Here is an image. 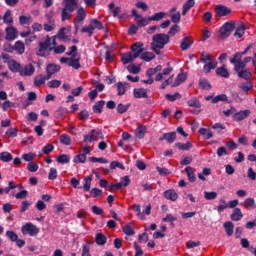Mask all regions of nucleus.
Here are the masks:
<instances>
[{
  "mask_svg": "<svg viewBox=\"0 0 256 256\" xmlns=\"http://www.w3.org/2000/svg\"><path fill=\"white\" fill-rule=\"evenodd\" d=\"M177 139V132H168L164 133L162 137L159 138V141H167V143L172 144L175 143Z\"/></svg>",
  "mask_w": 256,
  "mask_h": 256,
  "instance_id": "ddd939ff",
  "label": "nucleus"
},
{
  "mask_svg": "<svg viewBox=\"0 0 256 256\" xmlns=\"http://www.w3.org/2000/svg\"><path fill=\"white\" fill-rule=\"evenodd\" d=\"M177 33H179V25L175 24L170 28L167 35H169V38L171 39V37H175Z\"/></svg>",
  "mask_w": 256,
  "mask_h": 256,
  "instance_id": "13d9d810",
  "label": "nucleus"
},
{
  "mask_svg": "<svg viewBox=\"0 0 256 256\" xmlns=\"http://www.w3.org/2000/svg\"><path fill=\"white\" fill-rule=\"evenodd\" d=\"M242 57L243 56L239 52H237L232 58H230V63L234 65V69H240L241 67H245V63L241 61Z\"/></svg>",
  "mask_w": 256,
  "mask_h": 256,
  "instance_id": "6e6552de",
  "label": "nucleus"
},
{
  "mask_svg": "<svg viewBox=\"0 0 256 256\" xmlns=\"http://www.w3.org/2000/svg\"><path fill=\"white\" fill-rule=\"evenodd\" d=\"M88 159L91 163H102V164L109 163V160L105 159L104 157L98 158V157L92 156V157H89Z\"/></svg>",
  "mask_w": 256,
  "mask_h": 256,
  "instance_id": "8fccbe9b",
  "label": "nucleus"
},
{
  "mask_svg": "<svg viewBox=\"0 0 256 256\" xmlns=\"http://www.w3.org/2000/svg\"><path fill=\"white\" fill-rule=\"evenodd\" d=\"M56 161H57V163H61V165H67V163H69V161H71V156H69L67 154H60L56 158Z\"/></svg>",
  "mask_w": 256,
  "mask_h": 256,
  "instance_id": "72a5a7b5",
  "label": "nucleus"
},
{
  "mask_svg": "<svg viewBox=\"0 0 256 256\" xmlns=\"http://www.w3.org/2000/svg\"><path fill=\"white\" fill-rule=\"evenodd\" d=\"M0 161H2L3 163H9L13 161V155L9 152H1Z\"/></svg>",
  "mask_w": 256,
  "mask_h": 256,
  "instance_id": "e433bc0d",
  "label": "nucleus"
},
{
  "mask_svg": "<svg viewBox=\"0 0 256 256\" xmlns=\"http://www.w3.org/2000/svg\"><path fill=\"white\" fill-rule=\"evenodd\" d=\"M91 181H93V178H91L90 176H86L84 178V185H83V189L86 192L91 191Z\"/></svg>",
  "mask_w": 256,
  "mask_h": 256,
  "instance_id": "49530a36",
  "label": "nucleus"
},
{
  "mask_svg": "<svg viewBox=\"0 0 256 256\" xmlns=\"http://www.w3.org/2000/svg\"><path fill=\"white\" fill-rule=\"evenodd\" d=\"M146 132H147V126L141 125L135 130V137H137V139H145Z\"/></svg>",
  "mask_w": 256,
  "mask_h": 256,
  "instance_id": "b1692460",
  "label": "nucleus"
},
{
  "mask_svg": "<svg viewBox=\"0 0 256 256\" xmlns=\"http://www.w3.org/2000/svg\"><path fill=\"white\" fill-rule=\"evenodd\" d=\"M185 172L187 173V177L191 183H195L197 181V176H195V172H193V168H191V166H187L185 168Z\"/></svg>",
  "mask_w": 256,
  "mask_h": 256,
  "instance_id": "c756f323",
  "label": "nucleus"
},
{
  "mask_svg": "<svg viewBox=\"0 0 256 256\" xmlns=\"http://www.w3.org/2000/svg\"><path fill=\"white\" fill-rule=\"evenodd\" d=\"M135 59H137V58H134L133 54L131 52H127L121 56V62L123 63V65L133 63V61H135Z\"/></svg>",
  "mask_w": 256,
  "mask_h": 256,
  "instance_id": "5701e85b",
  "label": "nucleus"
},
{
  "mask_svg": "<svg viewBox=\"0 0 256 256\" xmlns=\"http://www.w3.org/2000/svg\"><path fill=\"white\" fill-rule=\"evenodd\" d=\"M216 75H218V77H223L224 79H229L230 74L229 70H227L225 66H221L216 69Z\"/></svg>",
  "mask_w": 256,
  "mask_h": 256,
  "instance_id": "cd10ccee",
  "label": "nucleus"
},
{
  "mask_svg": "<svg viewBox=\"0 0 256 256\" xmlns=\"http://www.w3.org/2000/svg\"><path fill=\"white\" fill-rule=\"evenodd\" d=\"M50 51H53V47H51V37L47 35L43 40L39 42L36 55L38 57H48Z\"/></svg>",
  "mask_w": 256,
  "mask_h": 256,
  "instance_id": "7ed1b4c3",
  "label": "nucleus"
},
{
  "mask_svg": "<svg viewBox=\"0 0 256 256\" xmlns=\"http://www.w3.org/2000/svg\"><path fill=\"white\" fill-rule=\"evenodd\" d=\"M129 107H131V104L124 105L123 103H119L116 107V111L120 115H123V114L127 113V111H129Z\"/></svg>",
  "mask_w": 256,
  "mask_h": 256,
  "instance_id": "4c0bfd02",
  "label": "nucleus"
},
{
  "mask_svg": "<svg viewBox=\"0 0 256 256\" xmlns=\"http://www.w3.org/2000/svg\"><path fill=\"white\" fill-rule=\"evenodd\" d=\"M140 59H142V61H146V63H149L155 59V54H153V52H142Z\"/></svg>",
  "mask_w": 256,
  "mask_h": 256,
  "instance_id": "f704fd0d",
  "label": "nucleus"
},
{
  "mask_svg": "<svg viewBox=\"0 0 256 256\" xmlns=\"http://www.w3.org/2000/svg\"><path fill=\"white\" fill-rule=\"evenodd\" d=\"M251 61L255 67V73H256V52H254V58H251L248 56V57L244 58V61L242 63H244L245 67H247V63H251Z\"/></svg>",
  "mask_w": 256,
  "mask_h": 256,
  "instance_id": "e2e57ef3",
  "label": "nucleus"
},
{
  "mask_svg": "<svg viewBox=\"0 0 256 256\" xmlns=\"http://www.w3.org/2000/svg\"><path fill=\"white\" fill-rule=\"evenodd\" d=\"M215 13L218 17H227V15H230L231 10L225 5H217L215 7Z\"/></svg>",
  "mask_w": 256,
  "mask_h": 256,
  "instance_id": "9d476101",
  "label": "nucleus"
},
{
  "mask_svg": "<svg viewBox=\"0 0 256 256\" xmlns=\"http://www.w3.org/2000/svg\"><path fill=\"white\" fill-rule=\"evenodd\" d=\"M175 147L180 151H189L190 149H193V144L191 142H186L185 144L177 142L175 143Z\"/></svg>",
  "mask_w": 256,
  "mask_h": 256,
  "instance_id": "c85d7f7f",
  "label": "nucleus"
},
{
  "mask_svg": "<svg viewBox=\"0 0 256 256\" xmlns=\"http://www.w3.org/2000/svg\"><path fill=\"white\" fill-rule=\"evenodd\" d=\"M149 17H141L137 19V27H147V24L150 22Z\"/></svg>",
  "mask_w": 256,
  "mask_h": 256,
  "instance_id": "de8ad7c7",
  "label": "nucleus"
},
{
  "mask_svg": "<svg viewBox=\"0 0 256 256\" xmlns=\"http://www.w3.org/2000/svg\"><path fill=\"white\" fill-rule=\"evenodd\" d=\"M33 73H35V67L33 66V64H28L24 66L22 70H20L21 77H31Z\"/></svg>",
  "mask_w": 256,
  "mask_h": 256,
  "instance_id": "2eb2a0df",
  "label": "nucleus"
},
{
  "mask_svg": "<svg viewBox=\"0 0 256 256\" xmlns=\"http://www.w3.org/2000/svg\"><path fill=\"white\" fill-rule=\"evenodd\" d=\"M133 209L137 213V217H139V219H141V221H145V215H143V213H141V205L134 204Z\"/></svg>",
  "mask_w": 256,
  "mask_h": 256,
  "instance_id": "6e6d98bb",
  "label": "nucleus"
},
{
  "mask_svg": "<svg viewBox=\"0 0 256 256\" xmlns=\"http://www.w3.org/2000/svg\"><path fill=\"white\" fill-rule=\"evenodd\" d=\"M85 17H87V13L85 12V8L80 7L77 10V16L74 20L75 28L77 29V23H81V21H85Z\"/></svg>",
  "mask_w": 256,
  "mask_h": 256,
  "instance_id": "f3484780",
  "label": "nucleus"
},
{
  "mask_svg": "<svg viewBox=\"0 0 256 256\" xmlns=\"http://www.w3.org/2000/svg\"><path fill=\"white\" fill-rule=\"evenodd\" d=\"M90 25H91V27H93L94 31H95V29H98V31H101V29H103V23L97 19H92L90 21Z\"/></svg>",
  "mask_w": 256,
  "mask_h": 256,
  "instance_id": "37998d69",
  "label": "nucleus"
},
{
  "mask_svg": "<svg viewBox=\"0 0 256 256\" xmlns=\"http://www.w3.org/2000/svg\"><path fill=\"white\" fill-rule=\"evenodd\" d=\"M133 95L135 99H147L149 97V95H147V89L145 88H135Z\"/></svg>",
  "mask_w": 256,
  "mask_h": 256,
  "instance_id": "dca6fc26",
  "label": "nucleus"
},
{
  "mask_svg": "<svg viewBox=\"0 0 256 256\" xmlns=\"http://www.w3.org/2000/svg\"><path fill=\"white\" fill-rule=\"evenodd\" d=\"M234 71H236L240 79H245V81H249L251 77H253V74H251V71L245 67L234 68Z\"/></svg>",
  "mask_w": 256,
  "mask_h": 256,
  "instance_id": "423d86ee",
  "label": "nucleus"
},
{
  "mask_svg": "<svg viewBox=\"0 0 256 256\" xmlns=\"http://www.w3.org/2000/svg\"><path fill=\"white\" fill-rule=\"evenodd\" d=\"M60 143H62V145H71V137L67 134H62L60 136Z\"/></svg>",
  "mask_w": 256,
  "mask_h": 256,
  "instance_id": "680f3d73",
  "label": "nucleus"
},
{
  "mask_svg": "<svg viewBox=\"0 0 256 256\" xmlns=\"http://www.w3.org/2000/svg\"><path fill=\"white\" fill-rule=\"evenodd\" d=\"M245 35V25H240L236 28V31L234 33V37H238V39H241Z\"/></svg>",
  "mask_w": 256,
  "mask_h": 256,
  "instance_id": "09e8293b",
  "label": "nucleus"
},
{
  "mask_svg": "<svg viewBox=\"0 0 256 256\" xmlns=\"http://www.w3.org/2000/svg\"><path fill=\"white\" fill-rule=\"evenodd\" d=\"M21 232L23 235H30V237H37L39 235V228L33 225V223H26L22 226Z\"/></svg>",
  "mask_w": 256,
  "mask_h": 256,
  "instance_id": "20e7f679",
  "label": "nucleus"
},
{
  "mask_svg": "<svg viewBox=\"0 0 256 256\" xmlns=\"http://www.w3.org/2000/svg\"><path fill=\"white\" fill-rule=\"evenodd\" d=\"M74 163H85L87 161V156L85 154H78L73 158Z\"/></svg>",
  "mask_w": 256,
  "mask_h": 256,
  "instance_id": "052dcab7",
  "label": "nucleus"
},
{
  "mask_svg": "<svg viewBox=\"0 0 256 256\" xmlns=\"http://www.w3.org/2000/svg\"><path fill=\"white\" fill-rule=\"evenodd\" d=\"M10 71L12 73H18V71H21V64L17 63L16 61H13L9 66Z\"/></svg>",
  "mask_w": 256,
  "mask_h": 256,
  "instance_id": "4d7b16f0",
  "label": "nucleus"
},
{
  "mask_svg": "<svg viewBox=\"0 0 256 256\" xmlns=\"http://www.w3.org/2000/svg\"><path fill=\"white\" fill-rule=\"evenodd\" d=\"M95 139V130H91L88 135L84 136L83 142L84 143H93V140Z\"/></svg>",
  "mask_w": 256,
  "mask_h": 256,
  "instance_id": "864d4df0",
  "label": "nucleus"
},
{
  "mask_svg": "<svg viewBox=\"0 0 256 256\" xmlns=\"http://www.w3.org/2000/svg\"><path fill=\"white\" fill-rule=\"evenodd\" d=\"M131 51H132V55L134 58H138L142 55L143 51H145V49L143 48V43L142 42H135L132 46H131Z\"/></svg>",
  "mask_w": 256,
  "mask_h": 256,
  "instance_id": "1a4fd4ad",
  "label": "nucleus"
},
{
  "mask_svg": "<svg viewBox=\"0 0 256 256\" xmlns=\"http://www.w3.org/2000/svg\"><path fill=\"white\" fill-rule=\"evenodd\" d=\"M235 30V23L233 22H226L221 28H220V35L223 37V39H227L231 33Z\"/></svg>",
  "mask_w": 256,
  "mask_h": 256,
  "instance_id": "39448f33",
  "label": "nucleus"
},
{
  "mask_svg": "<svg viewBox=\"0 0 256 256\" xmlns=\"http://www.w3.org/2000/svg\"><path fill=\"white\" fill-rule=\"evenodd\" d=\"M194 43L193 38L185 36L180 42L181 51H187Z\"/></svg>",
  "mask_w": 256,
  "mask_h": 256,
  "instance_id": "4468645a",
  "label": "nucleus"
},
{
  "mask_svg": "<svg viewBox=\"0 0 256 256\" xmlns=\"http://www.w3.org/2000/svg\"><path fill=\"white\" fill-rule=\"evenodd\" d=\"M219 101H223L224 103H231V100H229V97H227L226 94H219L212 99L213 104L219 103Z\"/></svg>",
  "mask_w": 256,
  "mask_h": 256,
  "instance_id": "473e14b6",
  "label": "nucleus"
},
{
  "mask_svg": "<svg viewBox=\"0 0 256 256\" xmlns=\"http://www.w3.org/2000/svg\"><path fill=\"white\" fill-rule=\"evenodd\" d=\"M127 71H129L133 75H138V73H141V66H136L135 64H130L127 67Z\"/></svg>",
  "mask_w": 256,
  "mask_h": 256,
  "instance_id": "c03bdc74",
  "label": "nucleus"
},
{
  "mask_svg": "<svg viewBox=\"0 0 256 256\" xmlns=\"http://www.w3.org/2000/svg\"><path fill=\"white\" fill-rule=\"evenodd\" d=\"M79 5V0H64L63 1V8L61 12V20L67 21L71 19L73 13Z\"/></svg>",
  "mask_w": 256,
  "mask_h": 256,
  "instance_id": "f03ea898",
  "label": "nucleus"
},
{
  "mask_svg": "<svg viewBox=\"0 0 256 256\" xmlns=\"http://www.w3.org/2000/svg\"><path fill=\"white\" fill-rule=\"evenodd\" d=\"M249 115H251L250 110H240L239 112L233 114L232 119L234 121H243L244 119H247Z\"/></svg>",
  "mask_w": 256,
  "mask_h": 256,
  "instance_id": "f8f14e48",
  "label": "nucleus"
},
{
  "mask_svg": "<svg viewBox=\"0 0 256 256\" xmlns=\"http://www.w3.org/2000/svg\"><path fill=\"white\" fill-rule=\"evenodd\" d=\"M95 242L97 245L103 246L107 243V237L103 233H97L95 237Z\"/></svg>",
  "mask_w": 256,
  "mask_h": 256,
  "instance_id": "2f4dec72",
  "label": "nucleus"
},
{
  "mask_svg": "<svg viewBox=\"0 0 256 256\" xmlns=\"http://www.w3.org/2000/svg\"><path fill=\"white\" fill-rule=\"evenodd\" d=\"M81 58H70V61L68 62L69 67H73V69H81Z\"/></svg>",
  "mask_w": 256,
  "mask_h": 256,
  "instance_id": "58836bf2",
  "label": "nucleus"
},
{
  "mask_svg": "<svg viewBox=\"0 0 256 256\" xmlns=\"http://www.w3.org/2000/svg\"><path fill=\"white\" fill-rule=\"evenodd\" d=\"M193 7H195V0H187L182 6V15H187Z\"/></svg>",
  "mask_w": 256,
  "mask_h": 256,
  "instance_id": "412c9836",
  "label": "nucleus"
},
{
  "mask_svg": "<svg viewBox=\"0 0 256 256\" xmlns=\"http://www.w3.org/2000/svg\"><path fill=\"white\" fill-rule=\"evenodd\" d=\"M164 197L165 199H168V201H177L179 199V195L175 191V189H169L164 191Z\"/></svg>",
  "mask_w": 256,
  "mask_h": 256,
  "instance_id": "a211bd4d",
  "label": "nucleus"
},
{
  "mask_svg": "<svg viewBox=\"0 0 256 256\" xmlns=\"http://www.w3.org/2000/svg\"><path fill=\"white\" fill-rule=\"evenodd\" d=\"M243 207H245V209H256V204H255V199L253 198H247L243 203H242Z\"/></svg>",
  "mask_w": 256,
  "mask_h": 256,
  "instance_id": "ea45409f",
  "label": "nucleus"
},
{
  "mask_svg": "<svg viewBox=\"0 0 256 256\" xmlns=\"http://www.w3.org/2000/svg\"><path fill=\"white\" fill-rule=\"evenodd\" d=\"M122 231L124 235H127L128 237H132V235H135V230H133V227H131V224H126L122 227Z\"/></svg>",
  "mask_w": 256,
  "mask_h": 256,
  "instance_id": "a19ab883",
  "label": "nucleus"
},
{
  "mask_svg": "<svg viewBox=\"0 0 256 256\" xmlns=\"http://www.w3.org/2000/svg\"><path fill=\"white\" fill-rule=\"evenodd\" d=\"M116 87H117L118 95L122 96V95H125V93H127V87H129V83H127V82H118L116 84Z\"/></svg>",
  "mask_w": 256,
  "mask_h": 256,
  "instance_id": "4be33fe9",
  "label": "nucleus"
},
{
  "mask_svg": "<svg viewBox=\"0 0 256 256\" xmlns=\"http://www.w3.org/2000/svg\"><path fill=\"white\" fill-rule=\"evenodd\" d=\"M165 18V12H157L149 17V21H162Z\"/></svg>",
  "mask_w": 256,
  "mask_h": 256,
  "instance_id": "a18cd8bd",
  "label": "nucleus"
},
{
  "mask_svg": "<svg viewBox=\"0 0 256 256\" xmlns=\"http://www.w3.org/2000/svg\"><path fill=\"white\" fill-rule=\"evenodd\" d=\"M232 221H241L243 219V212L241 208H234L233 213L230 215Z\"/></svg>",
  "mask_w": 256,
  "mask_h": 256,
  "instance_id": "aec40b11",
  "label": "nucleus"
},
{
  "mask_svg": "<svg viewBox=\"0 0 256 256\" xmlns=\"http://www.w3.org/2000/svg\"><path fill=\"white\" fill-rule=\"evenodd\" d=\"M66 49L67 48L65 47V45H59L57 47H52V51H54V53L56 55H61V53H65Z\"/></svg>",
  "mask_w": 256,
  "mask_h": 256,
  "instance_id": "69168bd1",
  "label": "nucleus"
},
{
  "mask_svg": "<svg viewBox=\"0 0 256 256\" xmlns=\"http://www.w3.org/2000/svg\"><path fill=\"white\" fill-rule=\"evenodd\" d=\"M185 81H187V74L180 73L177 75L172 87H179V85H181V83H185Z\"/></svg>",
  "mask_w": 256,
  "mask_h": 256,
  "instance_id": "393cba45",
  "label": "nucleus"
},
{
  "mask_svg": "<svg viewBox=\"0 0 256 256\" xmlns=\"http://www.w3.org/2000/svg\"><path fill=\"white\" fill-rule=\"evenodd\" d=\"M14 51H17L19 55H23L25 53V43L21 40L15 42L13 46Z\"/></svg>",
  "mask_w": 256,
  "mask_h": 256,
  "instance_id": "a878e982",
  "label": "nucleus"
},
{
  "mask_svg": "<svg viewBox=\"0 0 256 256\" xmlns=\"http://www.w3.org/2000/svg\"><path fill=\"white\" fill-rule=\"evenodd\" d=\"M43 27H44V31H46L47 33H50L55 29V21H50L48 23H45Z\"/></svg>",
  "mask_w": 256,
  "mask_h": 256,
  "instance_id": "bf43d9fd",
  "label": "nucleus"
},
{
  "mask_svg": "<svg viewBox=\"0 0 256 256\" xmlns=\"http://www.w3.org/2000/svg\"><path fill=\"white\" fill-rule=\"evenodd\" d=\"M188 107H194V109H201V102L197 99V97H193L187 101Z\"/></svg>",
  "mask_w": 256,
  "mask_h": 256,
  "instance_id": "c9c22d12",
  "label": "nucleus"
},
{
  "mask_svg": "<svg viewBox=\"0 0 256 256\" xmlns=\"http://www.w3.org/2000/svg\"><path fill=\"white\" fill-rule=\"evenodd\" d=\"M46 81H49V78L40 74L34 78V85L35 87H41V85H45Z\"/></svg>",
  "mask_w": 256,
  "mask_h": 256,
  "instance_id": "bb28decb",
  "label": "nucleus"
},
{
  "mask_svg": "<svg viewBox=\"0 0 256 256\" xmlns=\"http://www.w3.org/2000/svg\"><path fill=\"white\" fill-rule=\"evenodd\" d=\"M61 71V66L56 65V64H48L46 66V79H51L55 73H59Z\"/></svg>",
  "mask_w": 256,
  "mask_h": 256,
  "instance_id": "0eeeda50",
  "label": "nucleus"
},
{
  "mask_svg": "<svg viewBox=\"0 0 256 256\" xmlns=\"http://www.w3.org/2000/svg\"><path fill=\"white\" fill-rule=\"evenodd\" d=\"M19 133V129L17 128H9L7 131H6V135L8 137H17V134Z\"/></svg>",
  "mask_w": 256,
  "mask_h": 256,
  "instance_id": "774afa93",
  "label": "nucleus"
},
{
  "mask_svg": "<svg viewBox=\"0 0 256 256\" xmlns=\"http://www.w3.org/2000/svg\"><path fill=\"white\" fill-rule=\"evenodd\" d=\"M6 236L8 237V239H10V241L12 242H16L17 239H19V236L17 235V233L11 231V230H8L6 231Z\"/></svg>",
  "mask_w": 256,
  "mask_h": 256,
  "instance_id": "0e129e2a",
  "label": "nucleus"
},
{
  "mask_svg": "<svg viewBox=\"0 0 256 256\" xmlns=\"http://www.w3.org/2000/svg\"><path fill=\"white\" fill-rule=\"evenodd\" d=\"M199 86L200 89H205L206 91H209L211 89V84L209 83V80L205 78L199 80Z\"/></svg>",
  "mask_w": 256,
  "mask_h": 256,
  "instance_id": "79ce46f5",
  "label": "nucleus"
},
{
  "mask_svg": "<svg viewBox=\"0 0 256 256\" xmlns=\"http://www.w3.org/2000/svg\"><path fill=\"white\" fill-rule=\"evenodd\" d=\"M103 107H105V100H99L93 105L92 111L93 113L101 115V113H103Z\"/></svg>",
  "mask_w": 256,
  "mask_h": 256,
  "instance_id": "6ab92c4d",
  "label": "nucleus"
},
{
  "mask_svg": "<svg viewBox=\"0 0 256 256\" xmlns=\"http://www.w3.org/2000/svg\"><path fill=\"white\" fill-rule=\"evenodd\" d=\"M3 21L6 25L13 23V17H11V10H7L3 16Z\"/></svg>",
  "mask_w": 256,
  "mask_h": 256,
  "instance_id": "3c124183",
  "label": "nucleus"
},
{
  "mask_svg": "<svg viewBox=\"0 0 256 256\" xmlns=\"http://www.w3.org/2000/svg\"><path fill=\"white\" fill-rule=\"evenodd\" d=\"M216 68H217L216 61H210L208 64L204 65V71H206V73H211V70Z\"/></svg>",
  "mask_w": 256,
  "mask_h": 256,
  "instance_id": "5fc2aeb1",
  "label": "nucleus"
},
{
  "mask_svg": "<svg viewBox=\"0 0 256 256\" xmlns=\"http://www.w3.org/2000/svg\"><path fill=\"white\" fill-rule=\"evenodd\" d=\"M223 227L226 231L227 236L231 237V235H233V229H235V225H233V222L227 221L223 224Z\"/></svg>",
  "mask_w": 256,
  "mask_h": 256,
  "instance_id": "7c9ffc66",
  "label": "nucleus"
},
{
  "mask_svg": "<svg viewBox=\"0 0 256 256\" xmlns=\"http://www.w3.org/2000/svg\"><path fill=\"white\" fill-rule=\"evenodd\" d=\"M170 42H171V38L169 37V34H165V33L155 34L152 37L150 49L151 51H154L156 55H160L161 49H165V45H169Z\"/></svg>",
  "mask_w": 256,
  "mask_h": 256,
  "instance_id": "f257e3e1",
  "label": "nucleus"
},
{
  "mask_svg": "<svg viewBox=\"0 0 256 256\" xmlns=\"http://www.w3.org/2000/svg\"><path fill=\"white\" fill-rule=\"evenodd\" d=\"M19 37V33L17 32V29L13 26L6 28V39L7 41H15Z\"/></svg>",
  "mask_w": 256,
  "mask_h": 256,
  "instance_id": "9b49d317",
  "label": "nucleus"
},
{
  "mask_svg": "<svg viewBox=\"0 0 256 256\" xmlns=\"http://www.w3.org/2000/svg\"><path fill=\"white\" fill-rule=\"evenodd\" d=\"M165 99H167V101H170L173 103V102L177 101V99H181V93L176 92L174 95L166 94Z\"/></svg>",
  "mask_w": 256,
  "mask_h": 256,
  "instance_id": "603ef678",
  "label": "nucleus"
},
{
  "mask_svg": "<svg viewBox=\"0 0 256 256\" xmlns=\"http://www.w3.org/2000/svg\"><path fill=\"white\" fill-rule=\"evenodd\" d=\"M204 198L207 201H213V199H217V192H204Z\"/></svg>",
  "mask_w": 256,
  "mask_h": 256,
  "instance_id": "338daca9",
  "label": "nucleus"
}]
</instances>
